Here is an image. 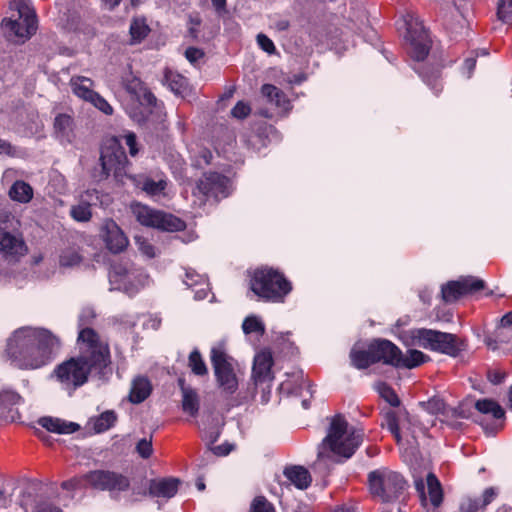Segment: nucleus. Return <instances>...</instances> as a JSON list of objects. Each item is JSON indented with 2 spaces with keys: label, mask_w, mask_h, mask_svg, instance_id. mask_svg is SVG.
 Returning <instances> with one entry per match:
<instances>
[{
  "label": "nucleus",
  "mask_w": 512,
  "mask_h": 512,
  "mask_svg": "<svg viewBox=\"0 0 512 512\" xmlns=\"http://www.w3.org/2000/svg\"><path fill=\"white\" fill-rule=\"evenodd\" d=\"M80 355L57 365L53 377L70 395L83 386L89 375L106 381L112 374L108 344L89 327L81 328L78 334Z\"/></svg>",
  "instance_id": "nucleus-1"
},
{
  "label": "nucleus",
  "mask_w": 512,
  "mask_h": 512,
  "mask_svg": "<svg viewBox=\"0 0 512 512\" xmlns=\"http://www.w3.org/2000/svg\"><path fill=\"white\" fill-rule=\"evenodd\" d=\"M60 350V340L50 330L24 326L7 340L6 353L11 364L22 370H35L49 364Z\"/></svg>",
  "instance_id": "nucleus-2"
},
{
  "label": "nucleus",
  "mask_w": 512,
  "mask_h": 512,
  "mask_svg": "<svg viewBox=\"0 0 512 512\" xmlns=\"http://www.w3.org/2000/svg\"><path fill=\"white\" fill-rule=\"evenodd\" d=\"M362 440V430L349 427L343 416H334L326 437L318 446L317 460L312 469L323 477L328 475L333 464L352 457Z\"/></svg>",
  "instance_id": "nucleus-3"
},
{
  "label": "nucleus",
  "mask_w": 512,
  "mask_h": 512,
  "mask_svg": "<svg viewBox=\"0 0 512 512\" xmlns=\"http://www.w3.org/2000/svg\"><path fill=\"white\" fill-rule=\"evenodd\" d=\"M250 288L255 295L265 301L282 303L291 292L292 284L280 271L262 267L254 271Z\"/></svg>",
  "instance_id": "nucleus-4"
},
{
  "label": "nucleus",
  "mask_w": 512,
  "mask_h": 512,
  "mask_svg": "<svg viewBox=\"0 0 512 512\" xmlns=\"http://www.w3.org/2000/svg\"><path fill=\"white\" fill-rule=\"evenodd\" d=\"M411 337L416 345L450 357H457L466 348L463 339L455 334L438 330L415 329L411 332Z\"/></svg>",
  "instance_id": "nucleus-5"
},
{
  "label": "nucleus",
  "mask_w": 512,
  "mask_h": 512,
  "mask_svg": "<svg viewBox=\"0 0 512 512\" xmlns=\"http://www.w3.org/2000/svg\"><path fill=\"white\" fill-rule=\"evenodd\" d=\"M110 290H118L134 296L149 284V275L140 267L129 261L118 262L109 270Z\"/></svg>",
  "instance_id": "nucleus-6"
},
{
  "label": "nucleus",
  "mask_w": 512,
  "mask_h": 512,
  "mask_svg": "<svg viewBox=\"0 0 512 512\" xmlns=\"http://www.w3.org/2000/svg\"><path fill=\"white\" fill-rule=\"evenodd\" d=\"M369 488L372 495L383 502H391L403 492L406 482L397 472L387 468H379L368 474Z\"/></svg>",
  "instance_id": "nucleus-7"
},
{
  "label": "nucleus",
  "mask_w": 512,
  "mask_h": 512,
  "mask_svg": "<svg viewBox=\"0 0 512 512\" xmlns=\"http://www.w3.org/2000/svg\"><path fill=\"white\" fill-rule=\"evenodd\" d=\"M101 171L97 176L99 180L107 179L111 174L115 179L121 181L126 175L128 159L116 137L108 138L101 147L100 153Z\"/></svg>",
  "instance_id": "nucleus-8"
},
{
  "label": "nucleus",
  "mask_w": 512,
  "mask_h": 512,
  "mask_svg": "<svg viewBox=\"0 0 512 512\" xmlns=\"http://www.w3.org/2000/svg\"><path fill=\"white\" fill-rule=\"evenodd\" d=\"M131 211L136 220L143 226L156 228L167 232H177L185 229V222L180 218L153 209L141 203L131 205Z\"/></svg>",
  "instance_id": "nucleus-9"
},
{
  "label": "nucleus",
  "mask_w": 512,
  "mask_h": 512,
  "mask_svg": "<svg viewBox=\"0 0 512 512\" xmlns=\"http://www.w3.org/2000/svg\"><path fill=\"white\" fill-rule=\"evenodd\" d=\"M210 360L218 387L226 394L235 393L238 389V379L224 345L212 347Z\"/></svg>",
  "instance_id": "nucleus-10"
},
{
  "label": "nucleus",
  "mask_w": 512,
  "mask_h": 512,
  "mask_svg": "<svg viewBox=\"0 0 512 512\" xmlns=\"http://www.w3.org/2000/svg\"><path fill=\"white\" fill-rule=\"evenodd\" d=\"M2 28L9 39H29L37 29L35 12L27 5L21 4L17 9V18H5Z\"/></svg>",
  "instance_id": "nucleus-11"
},
{
  "label": "nucleus",
  "mask_w": 512,
  "mask_h": 512,
  "mask_svg": "<svg viewBox=\"0 0 512 512\" xmlns=\"http://www.w3.org/2000/svg\"><path fill=\"white\" fill-rule=\"evenodd\" d=\"M27 246L19 231L10 229L7 221L0 222V260L16 263L26 254Z\"/></svg>",
  "instance_id": "nucleus-12"
},
{
  "label": "nucleus",
  "mask_w": 512,
  "mask_h": 512,
  "mask_svg": "<svg viewBox=\"0 0 512 512\" xmlns=\"http://www.w3.org/2000/svg\"><path fill=\"white\" fill-rule=\"evenodd\" d=\"M406 25V39L410 43L409 53L414 61L422 62L428 56L431 48V41L428 33L418 18H411L409 21H406Z\"/></svg>",
  "instance_id": "nucleus-13"
},
{
  "label": "nucleus",
  "mask_w": 512,
  "mask_h": 512,
  "mask_svg": "<svg viewBox=\"0 0 512 512\" xmlns=\"http://www.w3.org/2000/svg\"><path fill=\"white\" fill-rule=\"evenodd\" d=\"M84 477L91 487L101 491H126L130 485L127 477L113 471H90Z\"/></svg>",
  "instance_id": "nucleus-14"
},
{
  "label": "nucleus",
  "mask_w": 512,
  "mask_h": 512,
  "mask_svg": "<svg viewBox=\"0 0 512 512\" xmlns=\"http://www.w3.org/2000/svg\"><path fill=\"white\" fill-rule=\"evenodd\" d=\"M198 193L215 199L226 198L231 193L230 179L216 172L205 173L196 186Z\"/></svg>",
  "instance_id": "nucleus-15"
},
{
  "label": "nucleus",
  "mask_w": 512,
  "mask_h": 512,
  "mask_svg": "<svg viewBox=\"0 0 512 512\" xmlns=\"http://www.w3.org/2000/svg\"><path fill=\"white\" fill-rule=\"evenodd\" d=\"M483 280L473 276L462 277L457 281H449L441 287V297L446 303L454 302L461 296L483 289Z\"/></svg>",
  "instance_id": "nucleus-16"
},
{
  "label": "nucleus",
  "mask_w": 512,
  "mask_h": 512,
  "mask_svg": "<svg viewBox=\"0 0 512 512\" xmlns=\"http://www.w3.org/2000/svg\"><path fill=\"white\" fill-rule=\"evenodd\" d=\"M101 237L107 249L114 253L124 251L128 246V238L112 219H106L101 227Z\"/></svg>",
  "instance_id": "nucleus-17"
},
{
  "label": "nucleus",
  "mask_w": 512,
  "mask_h": 512,
  "mask_svg": "<svg viewBox=\"0 0 512 512\" xmlns=\"http://www.w3.org/2000/svg\"><path fill=\"white\" fill-rule=\"evenodd\" d=\"M370 345L375 363L383 362L397 368L401 350L394 343L386 339H376Z\"/></svg>",
  "instance_id": "nucleus-18"
},
{
  "label": "nucleus",
  "mask_w": 512,
  "mask_h": 512,
  "mask_svg": "<svg viewBox=\"0 0 512 512\" xmlns=\"http://www.w3.org/2000/svg\"><path fill=\"white\" fill-rule=\"evenodd\" d=\"M273 366V357L269 350H263L254 357L252 368V377L255 384L270 383L273 380L271 368Z\"/></svg>",
  "instance_id": "nucleus-19"
},
{
  "label": "nucleus",
  "mask_w": 512,
  "mask_h": 512,
  "mask_svg": "<svg viewBox=\"0 0 512 512\" xmlns=\"http://www.w3.org/2000/svg\"><path fill=\"white\" fill-rule=\"evenodd\" d=\"M181 481L178 478L154 479L149 483V495L157 498L170 499L176 495Z\"/></svg>",
  "instance_id": "nucleus-20"
},
{
  "label": "nucleus",
  "mask_w": 512,
  "mask_h": 512,
  "mask_svg": "<svg viewBox=\"0 0 512 512\" xmlns=\"http://www.w3.org/2000/svg\"><path fill=\"white\" fill-rule=\"evenodd\" d=\"M134 185L145 192L148 196L156 197L164 195L167 187V181L163 177L153 179L147 175H138L132 177Z\"/></svg>",
  "instance_id": "nucleus-21"
},
{
  "label": "nucleus",
  "mask_w": 512,
  "mask_h": 512,
  "mask_svg": "<svg viewBox=\"0 0 512 512\" xmlns=\"http://www.w3.org/2000/svg\"><path fill=\"white\" fill-rule=\"evenodd\" d=\"M38 424L47 431L56 434H72L80 429V425L75 422L51 416L39 418Z\"/></svg>",
  "instance_id": "nucleus-22"
},
{
  "label": "nucleus",
  "mask_w": 512,
  "mask_h": 512,
  "mask_svg": "<svg viewBox=\"0 0 512 512\" xmlns=\"http://www.w3.org/2000/svg\"><path fill=\"white\" fill-rule=\"evenodd\" d=\"M222 425V420L212 412L206 415L205 419H203L201 424H199L202 431V437L207 441L209 446L219 439Z\"/></svg>",
  "instance_id": "nucleus-23"
},
{
  "label": "nucleus",
  "mask_w": 512,
  "mask_h": 512,
  "mask_svg": "<svg viewBox=\"0 0 512 512\" xmlns=\"http://www.w3.org/2000/svg\"><path fill=\"white\" fill-rule=\"evenodd\" d=\"M178 385L182 393V410L195 417L199 412L200 400L195 389L185 384V380L178 379Z\"/></svg>",
  "instance_id": "nucleus-24"
},
{
  "label": "nucleus",
  "mask_w": 512,
  "mask_h": 512,
  "mask_svg": "<svg viewBox=\"0 0 512 512\" xmlns=\"http://www.w3.org/2000/svg\"><path fill=\"white\" fill-rule=\"evenodd\" d=\"M118 416L113 410H106L101 414L91 417L88 420L87 426L94 433L100 434L108 431L115 426Z\"/></svg>",
  "instance_id": "nucleus-25"
},
{
  "label": "nucleus",
  "mask_w": 512,
  "mask_h": 512,
  "mask_svg": "<svg viewBox=\"0 0 512 512\" xmlns=\"http://www.w3.org/2000/svg\"><path fill=\"white\" fill-rule=\"evenodd\" d=\"M70 87L74 95L87 102H90L97 93L93 90V80L85 76H73L70 79Z\"/></svg>",
  "instance_id": "nucleus-26"
},
{
  "label": "nucleus",
  "mask_w": 512,
  "mask_h": 512,
  "mask_svg": "<svg viewBox=\"0 0 512 512\" xmlns=\"http://www.w3.org/2000/svg\"><path fill=\"white\" fill-rule=\"evenodd\" d=\"M283 474L291 484L300 490L307 489L312 481L309 471L302 466L286 467Z\"/></svg>",
  "instance_id": "nucleus-27"
},
{
  "label": "nucleus",
  "mask_w": 512,
  "mask_h": 512,
  "mask_svg": "<svg viewBox=\"0 0 512 512\" xmlns=\"http://www.w3.org/2000/svg\"><path fill=\"white\" fill-rule=\"evenodd\" d=\"M414 71L422 78L423 82L438 95L442 90L440 83V70L437 67L413 66Z\"/></svg>",
  "instance_id": "nucleus-28"
},
{
  "label": "nucleus",
  "mask_w": 512,
  "mask_h": 512,
  "mask_svg": "<svg viewBox=\"0 0 512 512\" xmlns=\"http://www.w3.org/2000/svg\"><path fill=\"white\" fill-rule=\"evenodd\" d=\"M8 196L14 202L28 204L34 197V190L24 180H16L9 188Z\"/></svg>",
  "instance_id": "nucleus-29"
},
{
  "label": "nucleus",
  "mask_w": 512,
  "mask_h": 512,
  "mask_svg": "<svg viewBox=\"0 0 512 512\" xmlns=\"http://www.w3.org/2000/svg\"><path fill=\"white\" fill-rule=\"evenodd\" d=\"M54 133L62 143H70L74 137L73 119L67 114H59L54 120Z\"/></svg>",
  "instance_id": "nucleus-30"
},
{
  "label": "nucleus",
  "mask_w": 512,
  "mask_h": 512,
  "mask_svg": "<svg viewBox=\"0 0 512 512\" xmlns=\"http://www.w3.org/2000/svg\"><path fill=\"white\" fill-rule=\"evenodd\" d=\"M261 93L271 104H274L282 111L287 112L290 110V101L287 99L286 95L276 86L271 84H264L261 88Z\"/></svg>",
  "instance_id": "nucleus-31"
},
{
  "label": "nucleus",
  "mask_w": 512,
  "mask_h": 512,
  "mask_svg": "<svg viewBox=\"0 0 512 512\" xmlns=\"http://www.w3.org/2000/svg\"><path fill=\"white\" fill-rule=\"evenodd\" d=\"M151 393V385L146 377L139 376L132 382L129 400L134 404L142 403Z\"/></svg>",
  "instance_id": "nucleus-32"
},
{
  "label": "nucleus",
  "mask_w": 512,
  "mask_h": 512,
  "mask_svg": "<svg viewBox=\"0 0 512 512\" xmlns=\"http://www.w3.org/2000/svg\"><path fill=\"white\" fill-rule=\"evenodd\" d=\"M164 83L176 95L184 96L188 91V81L181 74L172 70H166L164 74Z\"/></svg>",
  "instance_id": "nucleus-33"
},
{
  "label": "nucleus",
  "mask_w": 512,
  "mask_h": 512,
  "mask_svg": "<svg viewBox=\"0 0 512 512\" xmlns=\"http://www.w3.org/2000/svg\"><path fill=\"white\" fill-rule=\"evenodd\" d=\"M82 259L78 246H67L59 254V265L62 268H73L78 266Z\"/></svg>",
  "instance_id": "nucleus-34"
},
{
  "label": "nucleus",
  "mask_w": 512,
  "mask_h": 512,
  "mask_svg": "<svg viewBox=\"0 0 512 512\" xmlns=\"http://www.w3.org/2000/svg\"><path fill=\"white\" fill-rule=\"evenodd\" d=\"M472 414V407L467 402L460 403L457 407H447L445 423L456 427L458 419H467Z\"/></svg>",
  "instance_id": "nucleus-35"
},
{
  "label": "nucleus",
  "mask_w": 512,
  "mask_h": 512,
  "mask_svg": "<svg viewBox=\"0 0 512 512\" xmlns=\"http://www.w3.org/2000/svg\"><path fill=\"white\" fill-rule=\"evenodd\" d=\"M350 359L352 365L357 369H366L375 363L373 352H371V345L369 344L367 350H357L353 348L350 352Z\"/></svg>",
  "instance_id": "nucleus-36"
},
{
  "label": "nucleus",
  "mask_w": 512,
  "mask_h": 512,
  "mask_svg": "<svg viewBox=\"0 0 512 512\" xmlns=\"http://www.w3.org/2000/svg\"><path fill=\"white\" fill-rule=\"evenodd\" d=\"M426 485L431 504L434 507L440 506L443 500V491L440 481L433 473L427 474Z\"/></svg>",
  "instance_id": "nucleus-37"
},
{
  "label": "nucleus",
  "mask_w": 512,
  "mask_h": 512,
  "mask_svg": "<svg viewBox=\"0 0 512 512\" xmlns=\"http://www.w3.org/2000/svg\"><path fill=\"white\" fill-rule=\"evenodd\" d=\"M428 358L429 357L423 352L415 349L409 350L406 356H404L401 352L397 368L412 369L426 362Z\"/></svg>",
  "instance_id": "nucleus-38"
},
{
  "label": "nucleus",
  "mask_w": 512,
  "mask_h": 512,
  "mask_svg": "<svg viewBox=\"0 0 512 512\" xmlns=\"http://www.w3.org/2000/svg\"><path fill=\"white\" fill-rule=\"evenodd\" d=\"M420 406L423 408L424 411L431 415L438 416L439 419L445 423L446 411L448 406L444 403V401L441 398H430L426 402H420Z\"/></svg>",
  "instance_id": "nucleus-39"
},
{
  "label": "nucleus",
  "mask_w": 512,
  "mask_h": 512,
  "mask_svg": "<svg viewBox=\"0 0 512 512\" xmlns=\"http://www.w3.org/2000/svg\"><path fill=\"white\" fill-rule=\"evenodd\" d=\"M131 44L140 43L150 31L144 18H134L130 24Z\"/></svg>",
  "instance_id": "nucleus-40"
},
{
  "label": "nucleus",
  "mask_w": 512,
  "mask_h": 512,
  "mask_svg": "<svg viewBox=\"0 0 512 512\" xmlns=\"http://www.w3.org/2000/svg\"><path fill=\"white\" fill-rule=\"evenodd\" d=\"M474 407L482 414H492L495 419H501L505 414L502 407L497 402L490 399L478 400Z\"/></svg>",
  "instance_id": "nucleus-41"
},
{
  "label": "nucleus",
  "mask_w": 512,
  "mask_h": 512,
  "mask_svg": "<svg viewBox=\"0 0 512 512\" xmlns=\"http://www.w3.org/2000/svg\"><path fill=\"white\" fill-rule=\"evenodd\" d=\"M22 398L12 390H3L0 392V409L3 412H13L14 407L19 405Z\"/></svg>",
  "instance_id": "nucleus-42"
},
{
  "label": "nucleus",
  "mask_w": 512,
  "mask_h": 512,
  "mask_svg": "<svg viewBox=\"0 0 512 512\" xmlns=\"http://www.w3.org/2000/svg\"><path fill=\"white\" fill-rule=\"evenodd\" d=\"M242 330L246 335L256 333L262 336L265 333V325L258 316L250 315L244 319Z\"/></svg>",
  "instance_id": "nucleus-43"
},
{
  "label": "nucleus",
  "mask_w": 512,
  "mask_h": 512,
  "mask_svg": "<svg viewBox=\"0 0 512 512\" xmlns=\"http://www.w3.org/2000/svg\"><path fill=\"white\" fill-rule=\"evenodd\" d=\"M189 367L198 376H204L208 373L207 366L197 349H194L189 355Z\"/></svg>",
  "instance_id": "nucleus-44"
},
{
  "label": "nucleus",
  "mask_w": 512,
  "mask_h": 512,
  "mask_svg": "<svg viewBox=\"0 0 512 512\" xmlns=\"http://www.w3.org/2000/svg\"><path fill=\"white\" fill-rule=\"evenodd\" d=\"M70 216L77 222H88L92 217L91 208L78 201L76 205L71 206Z\"/></svg>",
  "instance_id": "nucleus-45"
},
{
  "label": "nucleus",
  "mask_w": 512,
  "mask_h": 512,
  "mask_svg": "<svg viewBox=\"0 0 512 512\" xmlns=\"http://www.w3.org/2000/svg\"><path fill=\"white\" fill-rule=\"evenodd\" d=\"M380 396L385 399L391 406L397 407L400 405V399L394 390L385 382H378L375 386Z\"/></svg>",
  "instance_id": "nucleus-46"
},
{
  "label": "nucleus",
  "mask_w": 512,
  "mask_h": 512,
  "mask_svg": "<svg viewBox=\"0 0 512 512\" xmlns=\"http://www.w3.org/2000/svg\"><path fill=\"white\" fill-rule=\"evenodd\" d=\"M497 18L504 24L512 25V0H498Z\"/></svg>",
  "instance_id": "nucleus-47"
},
{
  "label": "nucleus",
  "mask_w": 512,
  "mask_h": 512,
  "mask_svg": "<svg viewBox=\"0 0 512 512\" xmlns=\"http://www.w3.org/2000/svg\"><path fill=\"white\" fill-rule=\"evenodd\" d=\"M249 512H276V510L264 496H257L251 502Z\"/></svg>",
  "instance_id": "nucleus-48"
},
{
  "label": "nucleus",
  "mask_w": 512,
  "mask_h": 512,
  "mask_svg": "<svg viewBox=\"0 0 512 512\" xmlns=\"http://www.w3.org/2000/svg\"><path fill=\"white\" fill-rule=\"evenodd\" d=\"M135 244L142 255L151 259L156 256V249L153 244L142 236H135Z\"/></svg>",
  "instance_id": "nucleus-49"
},
{
  "label": "nucleus",
  "mask_w": 512,
  "mask_h": 512,
  "mask_svg": "<svg viewBox=\"0 0 512 512\" xmlns=\"http://www.w3.org/2000/svg\"><path fill=\"white\" fill-rule=\"evenodd\" d=\"M79 201L91 208L100 201V193L96 189H88L80 195Z\"/></svg>",
  "instance_id": "nucleus-50"
},
{
  "label": "nucleus",
  "mask_w": 512,
  "mask_h": 512,
  "mask_svg": "<svg viewBox=\"0 0 512 512\" xmlns=\"http://www.w3.org/2000/svg\"><path fill=\"white\" fill-rule=\"evenodd\" d=\"M386 426H387V429L394 435L396 441L398 443H400V441H401L400 428H399L398 419L394 413H392V412L387 413Z\"/></svg>",
  "instance_id": "nucleus-51"
},
{
  "label": "nucleus",
  "mask_w": 512,
  "mask_h": 512,
  "mask_svg": "<svg viewBox=\"0 0 512 512\" xmlns=\"http://www.w3.org/2000/svg\"><path fill=\"white\" fill-rule=\"evenodd\" d=\"M137 453L143 458H149L153 453L152 439H140L136 445Z\"/></svg>",
  "instance_id": "nucleus-52"
},
{
  "label": "nucleus",
  "mask_w": 512,
  "mask_h": 512,
  "mask_svg": "<svg viewBox=\"0 0 512 512\" xmlns=\"http://www.w3.org/2000/svg\"><path fill=\"white\" fill-rule=\"evenodd\" d=\"M89 103L106 115L113 114L112 106L98 93L94 95Z\"/></svg>",
  "instance_id": "nucleus-53"
},
{
  "label": "nucleus",
  "mask_w": 512,
  "mask_h": 512,
  "mask_svg": "<svg viewBox=\"0 0 512 512\" xmlns=\"http://www.w3.org/2000/svg\"><path fill=\"white\" fill-rule=\"evenodd\" d=\"M212 159V153L210 150L206 148H202L199 150V153L197 156H195L193 160V165L196 168H202L205 165L210 164Z\"/></svg>",
  "instance_id": "nucleus-54"
},
{
  "label": "nucleus",
  "mask_w": 512,
  "mask_h": 512,
  "mask_svg": "<svg viewBox=\"0 0 512 512\" xmlns=\"http://www.w3.org/2000/svg\"><path fill=\"white\" fill-rule=\"evenodd\" d=\"M251 112L250 106L244 101H238L231 110V115L237 119L246 118Z\"/></svg>",
  "instance_id": "nucleus-55"
},
{
  "label": "nucleus",
  "mask_w": 512,
  "mask_h": 512,
  "mask_svg": "<svg viewBox=\"0 0 512 512\" xmlns=\"http://www.w3.org/2000/svg\"><path fill=\"white\" fill-rule=\"evenodd\" d=\"M256 39H257V44L259 45V47L266 53L271 55L276 52V47H275L273 41L265 34H263V33L258 34Z\"/></svg>",
  "instance_id": "nucleus-56"
},
{
  "label": "nucleus",
  "mask_w": 512,
  "mask_h": 512,
  "mask_svg": "<svg viewBox=\"0 0 512 512\" xmlns=\"http://www.w3.org/2000/svg\"><path fill=\"white\" fill-rule=\"evenodd\" d=\"M203 280H205V277L200 275V274H198L194 270H187L186 273H185L184 283L189 288L198 287V284L200 282H202Z\"/></svg>",
  "instance_id": "nucleus-57"
},
{
  "label": "nucleus",
  "mask_w": 512,
  "mask_h": 512,
  "mask_svg": "<svg viewBox=\"0 0 512 512\" xmlns=\"http://www.w3.org/2000/svg\"><path fill=\"white\" fill-rule=\"evenodd\" d=\"M83 480H85L84 475L81 477H73L69 480L63 481L61 483V488L67 491H76L82 488Z\"/></svg>",
  "instance_id": "nucleus-58"
},
{
  "label": "nucleus",
  "mask_w": 512,
  "mask_h": 512,
  "mask_svg": "<svg viewBox=\"0 0 512 512\" xmlns=\"http://www.w3.org/2000/svg\"><path fill=\"white\" fill-rule=\"evenodd\" d=\"M125 144L129 148V154L132 157H135L138 154V144L136 140V135L133 132H128L124 135Z\"/></svg>",
  "instance_id": "nucleus-59"
},
{
  "label": "nucleus",
  "mask_w": 512,
  "mask_h": 512,
  "mask_svg": "<svg viewBox=\"0 0 512 512\" xmlns=\"http://www.w3.org/2000/svg\"><path fill=\"white\" fill-rule=\"evenodd\" d=\"M185 57L191 64H195L204 57V52L196 47H188L185 51Z\"/></svg>",
  "instance_id": "nucleus-60"
},
{
  "label": "nucleus",
  "mask_w": 512,
  "mask_h": 512,
  "mask_svg": "<svg viewBox=\"0 0 512 512\" xmlns=\"http://www.w3.org/2000/svg\"><path fill=\"white\" fill-rule=\"evenodd\" d=\"M35 512H63L57 506L47 502V501H39L35 505Z\"/></svg>",
  "instance_id": "nucleus-61"
},
{
  "label": "nucleus",
  "mask_w": 512,
  "mask_h": 512,
  "mask_svg": "<svg viewBox=\"0 0 512 512\" xmlns=\"http://www.w3.org/2000/svg\"><path fill=\"white\" fill-rule=\"evenodd\" d=\"M199 288L195 289L194 298L196 300H203L207 297L209 291V284L206 279L198 284Z\"/></svg>",
  "instance_id": "nucleus-62"
},
{
  "label": "nucleus",
  "mask_w": 512,
  "mask_h": 512,
  "mask_svg": "<svg viewBox=\"0 0 512 512\" xmlns=\"http://www.w3.org/2000/svg\"><path fill=\"white\" fill-rule=\"evenodd\" d=\"M209 448L217 456H226L232 450V445L225 443L214 447L209 446Z\"/></svg>",
  "instance_id": "nucleus-63"
},
{
  "label": "nucleus",
  "mask_w": 512,
  "mask_h": 512,
  "mask_svg": "<svg viewBox=\"0 0 512 512\" xmlns=\"http://www.w3.org/2000/svg\"><path fill=\"white\" fill-rule=\"evenodd\" d=\"M414 485H415L417 492L419 493V495L421 497L422 502L425 503L427 501V497L425 494V483H424L423 479L415 478Z\"/></svg>",
  "instance_id": "nucleus-64"
}]
</instances>
